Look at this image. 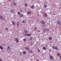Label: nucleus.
<instances>
[{"mask_svg": "<svg viewBox=\"0 0 61 61\" xmlns=\"http://www.w3.org/2000/svg\"><path fill=\"white\" fill-rule=\"evenodd\" d=\"M18 15H20V13L19 12H18Z\"/></svg>", "mask_w": 61, "mask_h": 61, "instance_id": "7c9ffc66", "label": "nucleus"}, {"mask_svg": "<svg viewBox=\"0 0 61 61\" xmlns=\"http://www.w3.org/2000/svg\"><path fill=\"white\" fill-rule=\"evenodd\" d=\"M45 16H47V14H45Z\"/></svg>", "mask_w": 61, "mask_h": 61, "instance_id": "bb28decb", "label": "nucleus"}, {"mask_svg": "<svg viewBox=\"0 0 61 61\" xmlns=\"http://www.w3.org/2000/svg\"><path fill=\"white\" fill-rule=\"evenodd\" d=\"M0 19L1 20L3 19V17L1 15H0Z\"/></svg>", "mask_w": 61, "mask_h": 61, "instance_id": "1a4fd4ad", "label": "nucleus"}, {"mask_svg": "<svg viewBox=\"0 0 61 61\" xmlns=\"http://www.w3.org/2000/svg\"><path fill=\"white\" fill-rule=\"evenodd\" d=\"M22 23H25V20H23L22 21Z\"/></svg>", "mask_w": 61, "mask_h": 61, "instance_id": "cd10ccee", "label": "nucleus"}, {"mask_svg": "<svg viewBox=\"0 0 61 61\" xmlns=\"http://www.w3.org/2000/svg\"><path fill=\"white\" fill-rule=\"evenodd\" d=\"M44 6V7H47V5H45Z\"/></svg>", "mask_w": 61, "mask_h": 61, "instance_id": "393cba45", "label": "nucleus"}, {"mask_svg": "<svg viewBox=\"0 0 61 61\" xmlns=\"http://www.w3.org/2000/svg\"><path fill=\"white\" fill-rule=\"evenodd\" d=\"M15 41L17 43H18L19 42V40H18V38H16L15 39Z\"/></svg>", "mask_w": 61, "mask_h": 61, "instance_id": "20e7f679", "label": "nucleus"}, {"mask_svg": "<svg viewBox=\"0 0 61 61\" xmlns=\"http://www.w3.org/2000/svg\"><path fill=\"white\" fill-rule=\"evenodd\" d=\"M57 23L58 24H59V25H61V22L60 21H57Z\"/></svg>", "mask_w": 61, "mask_h": 61, "instance_id": "423d86ee", "label": "nucleus"}, {"mask_svg": "<svg viewBox=\"0 0 61 61\" xmlns=\"http://www.w3.org/2000/svg\"><path fill=\"white\" fill-rule=\"evenodd\" d=\"M25 49H26L27 50H29V48L28 47H25Z\"/></svg>", "mask_w": 61, "mask_h": 61, "instance_id": "f3484780", "label": "nucleus"}, {"mask_svg": "<svg viewBox=\"0 0 61 61\" xmlns=\"http://www.w3.org/2000/svg\"><path fill=\"white\" fill-rule=\"evenodd\" d=\"M25 7H27V4H25Z\"/></svg>", "mask_w": 61, "mask_h": 61, "instance_id": "5701e85b", "label": "nucleus"}, {"mask_svg": "<svg viewBox=\"0 0 61 61\" xmlns=\"http://www.w3.org/2000/svg\"><path fill=\"white\" fill-rule=\"evenodd\" d=\"M6 30H8V28H6Z\"/></svg>", "mask_w": 61, "mask_h": 61, "instance_id": "e433bc0d", "label": "nucleus"}, {"mask_svg": "<svg viewBox=\"0 0 61 61\" xmlns=\"http://www.w3.org/2000/svg\"><path fill=\"white\" fill-rule=\"evenodd\" d=\"M49 30V29H46V28H44L43 30V31L44 32V33H45L47 31H48Z\"/></svg>", "mask_w": 61, "mask_h": 61, "instance_id": "f257e3e1", "label": "nucleus"}, {"mask_svg": "<svg viewBox=\"0 0 61 61\" xmlns=\"http://www.w3.org/2000/svg\"><path fill=\"white\" fill-rule=\"evenodd\" d=\"M54 15H55V14H54Z\"/></svg>", "mask_w": 61, "mask_h": 61, "instance_id": "a19ab883", "label": "nucleus"}, {"mask_svg": "<svg viewBox=\"0 0 61 61\" xmlns=\"http://www.w3.org/2000/svg\"><path fill=\"white\" fill-rule=\"evenodd\" d=\"M50 58L51 59H52V60H53V59H54L53 56H50Z\"/></svg>", "mask_w": 61, "mask_h": 61, "instance_id": "9b49d317", "label": "nucleus"}, {"mask_svg": "<svg viewBox=\"0 0 61 61\" xmlns=\"http://www.w3.org/2000/svg\"><path fill=\"white\" fill-rule=\"evenodd\" d=\"M43 49H44V50H46V47H43Z\"/></svg>", "mask_w": 61, "mask_h": 61, "instance_id": "412c9836", "label": "nucleus"}, {"mask_svg": "<svg viewBox=\"0 0 61 61\" xmlns=\"http://www.w3.org/2000/svg\"><path fill=\"white\" fill-rule=\"evenodd\" d=\"M38 32H40V30H39L38 31Z\"/></svg>", "mask_w": 61, "mask_h": 61, "instance_id": "58836bf2", "label": "nucleus"}, {"mask_svg": "<svg viewBox=\"0 0 61 61\" xmlns=\"http://www.w3.org/2000/svg\"><path fill=\"white\" fill-rule=\"evenodd\" d=\"M31 13V12L30 11H29L27 12V13L28 14V15L30 14Z\"/></svg>", "mask_w": 61, "mask_h": 61, "instance_id": "9d476101", "label": "nucleus"}, {"mask_svg": "<svg viewBox=\"0 0 61 61\" xmlns=\"http://www.w3.org/2000/svg\"><path fill=\"white\" fill-rule=\"evenodd\" d=\"M52 38L51 37H50V38H49V40H52Z\"/></svg>", "mask_w": 61, "mask_h": 61, "instance_id": "b1692460", "label": "nucleus"}, {"mask_svg": "<svg viewBox=\"0 0 61 61\" xmlns=\"http://www.w3.org/2000/svg\"><path fill=\"white\" fill-rule=\"evenodd\" d=\"M24 31L25 33H28V31H27V30H25Z\"/></svg>", "mask_w": 61, "mask_h": 61, "instance_id": "6e6552de", "label": "nucleus"}, {"mask_svg": "<svg viewBox=\"0 0 61 61\" xmlns=\"http://www.w3.org/2000/svg\"><path fill=\"white\" fill-rule=\"evenodd\" d=\"M22 54V53H21V52H20V55H21Z\"/></svg>", "mask_w": 61, "mask_h": 61, "instance_id": "c756f323", "label": "nucleus"}, {"mask_svg": "<svg viewBox=\"0 0 61 61\" xmlns=\"http://www.w3.org/2000/svg\"><path fill=\"white\" fill-rule=\"evenodd\" d=\"M0 61H2V59H0Z\"/></svg>", "mask_w": 61, "mask_h": 61, "instance_id": "72a5a7b5", "label": "nucleus"}, {"mask_svg": "<svg viewBox=\"0 0 61 61\" xmlns=\"http://www.w3.org/2000/svg\"><path fill=\"white\" fill-rule=\"evenodd\" d=\"M31 8H33L34 7V6H33V5L31 6Z\"/></svg>", "mask_w": 61, "mask_h": 61, "instance_id": "4be33fe9", "label": "nucleus"}, {"mask_svg": "<svg viewBox=\"0 0 61 61\" xmlns=\"http://www.w3.org/2000/svg\"><path fill=\"white\" fill-rule=\"evenodd\" d=\"M23 14L20 15V17H23Z\"/></svg>", "mask_w": 61, "mask_h": 61, "instance_id": "dca6fc26", "label": "nucleus"}, {"mask_svg": "<svg viewBox=\"0 0 61 61\" xmlns=\"http://www.w3.org/2000/svg\"><path fill=\"white\" fill-rule=\"evenodd\" d=\"M59 58L60 59H61V56Z\"/></svg>", "mask_w": 61, "mask_h": 61, "instance_id": "c9c22d12", "label": "nucleus"}, {"mask_svg": "<svg viewBox=\"0 0 61 61\" xmlns=\"http://www.w3.org/2000/svg\"><path fill=\"white\" fill-rule=\"evenodd\" d=\"M49 49V50H51V49Z\"/></svg>", "mask_w": 61, "mask_h": 61, "instance_id": "ea45409f", "label": "nucleus"}, {"mask_svg": "<svg viewBox=\"0 0 61 61\" xmlns=\"http://www.w3.org/2000/svg\"><path fill=\"white\" fill-rule=\"evenodd\" d=\"M10 11L11 12H13V13H14V10H10Z\"/></svg>", "mask_w": 61, "mask_h": 61, "instance_id": "ddd939ff", "label": "nucleus"}, {"mask_svg": "<svg viewBox=\"0 0 61 61\" xmlns=\"http://www.w3.org/2000/svg\"><path fill=\"white\" fill-rule=\"evenodd\" d=\"M13 3L14 4V5H16V4L15 3V2H13Z\"/></svg>", "mask_w": 61, "mask_h": 61, "instance_id": "a211bd4d", "label": "nucleus"}, {"mask_svg": "<svg viewBox=\"0 0 61 61\" xmlns=\"http://www.w3.org/2000/svg\"><path fill=\"white\" fill-rule=\"evenodd\" d=\"M34 29H35V30H36V27H35L34 28Z\"/></svg>", "mask_w": 61, "mask_h": 61, "instance_id": "2f4dec72", "label": "nucleus"}, {"mask_svg": "<svg viewBox=\"0 0 61 61\" xmlns=\"http://www.w3.org/2000/svg\"><path fill=\"white\" fill-rule=\"evenodd\" d=\"M38 52H40V50H39V49H38Z\"/></svg>", "mask_w": 61, "mask_h": 61, "instance_id": "c85d7f7f", "label": "nucleus"}, {"mask_svg": "<svg viewBox=\"0 0 61 61\" xmlns=\"http://www.w3.org/2000/svg\"><path fill=\"white\" fill-rule=\"evenodd\" d=\"M0 48L1 50H3V47H2V46H0Z\"/></svg>", "mask_w": 61, "mask_h": 61, "instance_id": "2eb2a0df", "label": "nucleus"}, {"mask_svg": "<svg viewBox=\"0 0 61 61\" xmlns=\"http://www.w3.org/2000/svg\"><path fill=\"white\" fill-rule=\"evenodd\" d=\"M22 9H20V12H22Z\"/></svg>", "mask_w": 61, "mask_h": 61, "instance_id": "f704fd0d", "label": "nucleus"}, {"mask_svg": "<svg viewBox=\"0 0 61 61\" xmlns=\"http://www.w3.org/2000/svg\"><path fill=\"white\" fill-rule=\"evenodd\" d=\"M31 45H33V44L32 43H31Z\"/></svg>", "mask_w": 61, "mask_h": 61, "instance_id": "4c0bfd02", "label": "nucleus"}, {"mask_svg": "<svg viewBox=\"0 0 61 61\" xmlns=\"http://www.w3.org/2000/svg\"><path fill=\"white\" fill-rule=\"evenodd\" d=\"M30 39L31 40H32L33 39V38H31Z\"/></svg>", "mask_w": 61, "mask_h": 61, "instance_id": "473e14b6", "label": "nucleus"}, {"mask_svg": "<svg viewBox=\"0 0 61 61\" xmlns=\"http://www.w3.org/2000/svg\"><path fill=\"white\" fill-rule=\"evenodd\" d=\"M41 23L42 26H44L45 25V23L44 22V21H41Z\"/></svg>", "mask_w": 61, "mask_h": 61, "instance_id": "f03ea898", "label": "nucleus"}, {"mask_svg": "<svg viewBox=\"0 0 61 61\" xmlns=\"http://www.w3.org/2000/svg\"><path fill=\"white\" fill-rule=\"evenodd\" d=\"M25 35L26 36H30L31 35L30 34H25Z\"/></svg>", "mask_w": 61, "mask_h": 61, "instance_id": "f8f14e48", "label": "nucleus"}, {"mask_svg": "<svg viewBox=\"0 0 61 61\" xmlns=\"http://www.w3.org/2000/svg\"><path fill=\"white\" fill-rule=\"evenodd\" d=\"M10 47L9 46H8L7 48V51H8L10 50Z\"/></svg>", "mask_w": 61, "mask_h": 61, "instance_id": "39448f33", "label": "nucleus"}, {"mask_svg": "<svg viewBox=\"0 0 61 61\" xmlns=\"http://www.w3.org/2000/svg\"><path fill=\"white\" fill-rule=\"evenodd\" d=\"M17 25H19V22H17Z\"/></svg>", "mask_w": 61, "mask_h": 61, "instance_id": "a878e982", "label": "nucleus"}, {"mask_svg": "<svg viewBox=\"0 0 61 61\" xmlns=\"http://www.w3.org/2000/svg\"><path fill=\"white\" fill-rule=\"evenodd\" d=\"M12 24L13 25H15V22H14L13 21H12Z\"/></svg>", "mask_w": 61, "mask_h": 61, "instance_id": "6ab92c4d", "label": "nucleus"}, {"mask_svg": "<svg viewBox=\"0 0 61 61\" xmlns=\"http://www.w3.org/2000/svg\"><path fill=\"white\" fill-rule=\"evenodd\" d=\"M24 41H26V39L24 38V39H23V40Z\"/></svg>", "mask_w": 61, "mask_h": 61, "instance_id": "aec40b11", "label": "nucleus"}, {"mask_svg": "<svg viewBox=\"0 0 61 61\" xmlns=\"http://www.w3.org/2000/svg\"><path fill=\"white\" fill-rule=\"evenodd\" d=\"M52 48H53V49H56V50H58V49L56 46H53L52 47Z\"/></svg>", "mask_w": 61, "mask_h": 61, "instance_id": "7ed1b4c3", "label": "nucleus"}, {"mask_svg": "<svg viewBox=\"0 0 61 61\" xmlns=\"http://www.w3.org/2000/svg\"><path fill=\"white\" fill-rule=\"evenodd\" d=\"M23 55H25L26 54V52L25 51H23Z\"/></svg>", "mask_w": 61, "mask_h": 61, "instance_id": "4468645a", "label": "nucleus"}, {"mask_svg": "<svg viewBox=\"0 0 61 61\" xmlns=\"http://www.w3.org/2000/svg\"><path fill=\"white\" fill-rule=\"evenodd\" d=\"M29 52L31 54H33V51L32 50L29 51Z\"/></svg>", "mask_w": 61, "mask_h": 61, "instance_id": "0eeeda50", "label": "nucleus"}]
</instances>
